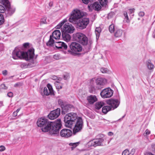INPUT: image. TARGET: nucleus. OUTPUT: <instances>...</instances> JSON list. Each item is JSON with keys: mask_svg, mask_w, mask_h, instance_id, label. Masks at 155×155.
I'll return each instance as SVG.
<instances>
[{"mask_svg": "<svg viewBox=\"0 0 155 155\" xmlns=\"http://www.w3.org/2000/svg\"><path fill=\"white\" fill-rule=\"evenodd\" d=\"M84 15V13L80 10H74L72 12L69 21L74 24H76L79 29H83L86 28L89 22V18H83Z\"/></svg>", "mask_w": 155, "mask_h": 155, "instance_id": "nucleus-1", "label": "nucleus"}, {"mask_svg": "<svg viewBox=\"0 0 155 155\" xmlns=\"http://www.w3.org/2000/svg\"><path fill=\"white\" fill-rule=\"evenodd\" d=\"M35 55L34 49L33 48L29 49L27 52L14 50L12 53V57L15 59L18 58L20 59L24 58L26 60L32 59Z\"/></svg>", "mask_w": 155, "mask_h": 155, "instance_id": "nucleus-2", "label": "nucleus"}, {"mask_svg": "<svg viewBox=\"0 0 155 155\" xmlns=\"http://www.w3.org/2000/svg\"><path fill=\"white\" fill-rule=\"evenodd\" d=\"M73 38L75 41L83 45H88L90 47L92 44L91 41H88V39L86 36L81 33H77L74 34Z\"/></svg>", "mask_w": 155, "mask_h": 155, "instance_id": "nucleus-3", "label": "nucleus"}, {"mask_svg": "<svg viewBox=\"0 0 155 155\" xmlns=\"http://www.w3.org/2000/svg\"><path fill=\"white\" fill-rule=\"evenodd\" d=\"M49 125L50 130L52 134L58 135L62 126L60 119H58L54 122H51Z\"/></svg>", "mask_w": 155, "mask_h": 155, "instance_id": "nucleus-4", "label": "nucleus"}, {"mask_svg": "<svg viewBox=\"0 0 155 155\" xmlns=\"http://www.w3.org/2000/svg\"><path fill=\"white\" fill-rule=\"evenodd\" d=\"M70 49L68 50V53L73 55L75 56L78 53L81 52L82 49L81 46L78 43L73 42L69 45Z\"/></svg>", "mask_w": 155, "mask_h": 155, "instance_id": "nucleus-5", "label": "nucleus"}, {"mask_svg": "<svg viewBox=\"0 0 155 155\" xmlns=\"http://www.w3.org/2000/svg\"><path fill=\"white\" fill-rule=\"evenodd\" d=\"M78 117L76 113L72 112L68 114L65 116L64 118L65 126L66 127H71Z\"/></svg>", "mask_w": 155, "mask_h": 155, "instance_id": "nucleus-6", "label": "nucleus"}, {"mask_svg": "<svg viewBox=\"0 0 155 155\" xmlns=\"http://www.w3.org/2000/svg\"><path fill=\"white\" fill-rule=\"evenodd\" d=\"M51 122L48 121V119L44 117H41L37 121V126L41 127L42 131L47 132L50 130L49 125Z\"/></svg>", "mask_w": 155, "mask_h": 155, "instance_id": "nucleus-7", "label": "nucleus"}, {"mask_svg": "<svg viewBox=\"0 0 155 155\" xmlns=\"http://www.w3.org/2000/svg\"><path fill=\"white\" fill-rule=\"evenodd\" d=\"M76 120V123L73 129V134H74L81 131L83 126V123L81 117H78Z\"/></svg>", "mask_w": 155, "mask_h": 155, "instance_id": "nucleus-8", "label": "nucleus"}, {"mask_svg": "<svg viewBox=\"0 0 155 155\" xmlns=\"http://www.w3.org/2000/svg\"><path fill=\"white\" fill-rule=\"evenodd\" d=\"M104 141V139L102 138L94 139L88 142L87 144L89 147H95L102 145Z\"/></svg>", "mask_w": 155, "mask_h": 155, "instance_id": "nucleus-9", "label": "nucleus"}, {"mask_svg": "<svg viewBox=\"0 0 155 155\" xmlns=\"http://www.w3.org/2000/svg\"><path fill=\"white\" fill-rule=\"evenodd\" d=\"M113 94V91L110 88L108 87L102 90L100 93V95L102 97L105 98L111 97Z\"/></svg>", "mask_w": 155, "mask_h": 155, "instance_id": "nucleus-10", "label": "nucleus"}, {"mask_svg": "<svg viewBox=\"0 0 155 155\" xmlns=\"http://www.w3.org/2000/svg\"><path fill=\"white\" fill-rule=\"evenodd\" d=\"M60 108H58L56 110L51 111L48 115V118L51 120H54L58 117L60 114Z\"/></svg>", "mask_w": 155, "mask_h": 155, "instance_id": "nucleus-11", "label": "nucleus"}, {"mask_svg": "<svg viewBox=\"0 0 155 155\" xmlns=\"http://www.w3.org/2000/svg\"><path fill=\"white\" fill-rule=\"evenodd\" d=\"M47 87H45L44 89L43 94L42 93H41L42 96L44 95L48 96L49 95H54V93L51 86L49 84H48L47 85Z\"/></svg>", "mask_w": 155, "mask_h": 155, "instance_id": "nucleus-12", "label": "nucleus"}, {"mask_svg": "<svg viewBox=\"0 0 155 155\" xmlns=\"http://www.w3.org/2000/svg\"><path fill=\"white\" fill-rule=\"evenodd\" d=\"M96 88L97 89H101L107 83L106 79L103 78H98L96 80Z\"/></svg>", "mask_w": 155, "mask_h": 155, "instance_id": "nucleus-13", "label": "nucleus"}, {"mask_svg": "<svg viewBox=\"0 0 155 155\" xmlns=\"http://www.w3.org/2000/svg\"><path fill=\"white\" fill-rule=\"evenodd\" d=\"M107 103L109 105L111 108L114 109L117 108L119 105L120 102L117 99H110L107 101Z\"/></svg>", "mask_w": 155, "mask_h": 155, "instance_id": "nucleus-14", "label": "nucleus"}, {"mask_svg": "<svg viewBox=\"0 0 155 155\" xmlns=\"http://www.w3.org/2000/svg\"><path fill=\"white\" fill-rule=\"evenodd\" d=\"M75 30L74 27L68 23H65L63 26V29L61 30L64 31V32L72 33H73Z\"/></svg>", "mask_w": 155, "mask_h": 155, "instance_id": "nucleus-15", "label": "nucleus"}, {"mask_svg": "<svg viewBox=\"0 0 155 155\" xmlns=\"http://www.w3.org/2000/svg\"><path fill=\"white\" fill-rule=\"evenodd\" d=\"M6 3L5 5V10L8 12V14L10 15L12 14L15 11V8L13 7H11L10 4L8 0H5Z\"/></svg>", "mask_w": 155, "mask_h": 155, "instance_id": "nucleus-16", "label": "nucleus"}, {"mask_svg": "<svg viewBox=\"0 0 155 155\" xmlns=\"http://www.w3.org/2000/svg\"><path fill=\"white\" fill-rule=\"evenodd\" d=\"M60 134L62 137L68 138L71 136L72 132L70 130L64 129L61 130Z\"/></svg>", "mask_w": 155, "mask_h": 155, "instance_id": "nucleus-17", "label": "nucleus"}, {"mask_svg": "<svg viewBox=\"0 0 155 155\" xmlns=\"http://www.w3.org/2000/svg\"><path fill=\"white\" fill-rule=\"evenodd\" d=\"M88 8L90 11H92L93 9L99 11L101 8V6L99 2H96L92 4L89 5Z\"/></svg>", "mask_w": 155, "mask_h": 155, "instance_id": "nucleus-18", "label": "nucleus"}, {"mask_svg": "<svg viewBox=\"0 0 155 155\" xmlns=\"http://www.w3.org/2000/svg\"><path fill=\"white\" fill-rule=\"evenodd\" d=\"M73 108V106L71 104L67 103V104L62 109L61 114H64L68 112L71 109Z\"/></svg>", "mask_w": 155, "mask_h": 155, "instance_id": "nucleus-19", "label": "nucleus"}, {"mask_svg": "<svg viewBox=\"0 0 155 155\" xmlns=\"http://www.w3.org/2000/svg\"><path fill=\"white\" fill-rule=\"evenodd\" d=\"M54 45L55 47L58 48H62L66 49L68 48L67 45L64 42L61 41L56 42H54Z\"/></svg>", "mask_w": 155, "mask_h": 155, "instance_id": "nucleus-20", "label": "nucleus"}, {"mask_svg": "<svg viewBox=\"0 0 155 155\" xmlns=\"http://www.w3.org/2000/svg\"><path fill=\"white\" fill-rule=\"evenodd\" d=\"M61 33L60 30H56L54 31L52 33L51 35L52 37L55 39H58L60 38Z\"/></svg>", "mask_w": 155, "mask_h": 155, "instance_id": "nucleus-21", "label": "nucleus"}, {"mask_svg": "<svg viewBox=\"0 0 155 155\" xmlns=\"http://www.w3.org/2000/svg\"><path fill=\"white\" fill-rule=\"evenodd\" d=\"M5 0H0V13H4L5 11Z\"/></svg>", "mask_w": 155, "mask_h": 155, "instance_id": "nucleus-22", "label": "nucleus"}, {"mask_svg": "<svg viewBox=\"0 0 155 155\" xmlns=\"http://www.w3.org/2000/svg\"><path fill=\"white\" fill-rule=\"evenodd\" d=\"M61 31L62 36L64 40L67 41L70 40L71 38L70 35L68 34V33L64 32V31L61 30Z\"/></svg>", "mask_w": 155, "mask_h": 155, "instance_id": "nucleus-23", "label": "nucleus"}, {"mask_svg": "<svg viewBox=\"0 0 155 155\" xmlns=\"http://www.w3.org/2000/svg\"><path fill=\"white\" fill-rule=\"evenodd\" d=\"M87 100L90 104H93L97 101V99L96 96L91 95L87 97Z\"/></svg>", "mask_w": 155, "mask_h": 155, "instance_id": "nucleus-24", "label": "nucleus"}, {"mask_svg": "<svg viewBox=\"0 0 155 155\" xmlns=\"http://www.w3.org/2000/svg\"><path fill=\"white\" fill-rule=\"evenodd\" d=\"M90 82L91 85L90 87L89 88V91L91 93H94L95 92L96 89L94 87V85L93 84V80H91Z\"/></svg>", "mask_w": 155, "mask_h": 155, "instance_id": "nucleus-25", "label": "nucleus"}, {"mask_svg": "<svg viewBox=\"0 0 155 155\" xmlns=\"http://www.w3.org/2000/svg\"><path fill=\"white\" fill-rule=\"evenodd\" d=\"M104 105V103L102 101L98 102L95 104V107L96 109L99 110L101 107Z\"/></svg>", "mask_w": 155, "mask_h": 155, "instance_id": "nucleus-26", "label": "nucleus"}, {"mask_svg": "<svg viewBox=\"0 0 155 155\" xmlns=\"http://www.w3.org/2000/svg\"><path fill=\"white\" fill-rule=\"evenodd\" d=\"M112 109L111 107L110 106H105L103 107L102 109V112L104 114H106L108 111Z\"/></svg>", "mask_w": 155, "mask_h": 155, "instance_id": "nucleus-27", "label": "nucleus"}, {"mask_svg": "<svg viewBox=\"0 0 155 155\" xmlns=\"http://www.w3.org/2000/svg\"><path fill=\"white\" fill-rule=\"evenodd\" d=\"M147 67L151 71H153L154 68V65L151 63L150 60H148L147 62Z\"/></svg>", "mask_w": 155, "mask_h": 155, "instance_id": "nucleus-28", "label": "nucleus"}, {"mask_svg": "<svg viewBox=\"0 0 155 155\" xmlns=\"http://www.w3.org/2000/svg\"><path fill=\"white\" fill-rule=\"evenodd\" d=\"M54 43V40L52 37L51 35H50L49 40L47 43V45L48 46H52L53 45Z\"/></svg>", "mask_w": 155, "mask_h": 155, "instance_id": "nucleus-29", "label": "nucleus"}, {"mask_svg": "<svg viewBox=\"0 0 155 155\" xmlns=\"http://www.w3.org/2000/svg\"><path fill=\"white\" fill-rule=\"evenodd\" d=\"M58 104L61 107L62 109L63 107L67 104V103L61 99H59L58 101Z\"/></svg>", "mask_w": 155, "mask_h": 155, "instance_id": "nucleus-30", "label": "nucleus"}, {"mask_svg": "<svg viewBox=\"0 0 155 155\" xmlns=\"http://www.w3.org/2000/svg\"><path fill=\"white\" fill-rule=\"evenodd\" d=\"M122 33L123 31L122 30L118 29H117L115 32L114 35L116 37H118L121 36L122 35Z\"/></svg>", "mask_w": 155, "mask_h": 155, "instance_id": "nucleus-31", "label": "nucleus"}, {"mask_svg": "<svg viewBox=\"0 0 155 155\" xmlns=\"http://www.w3.org/2000/svg\"><path fill=\"white\" fill-rule=\"evenodd\" d=\"M124 15L125 18L124 21H125L127 23H129L130 22V20L127 15V12H124Z\"/></svg>", "mask_w": 155, "mask_h": 155, "instance_id": "nucleus-32", "label": "nucleus"}, {"mask_svg": "<svg viewBox=\"0 0 155 155\" xmlns=\"http://www.w3.org/2000/svg\"><path fill=\"white\" fill-rule=\"evenodd\" d=\"M109 30L111 33H113L115 30L114 25V24H111L109 27Z\"/></svg>", "mask_w": 155, "mask_h": 155, "instance_id": "nucleus-33", "label": "nucleus"}, {"mask_svg": "<svg viewBox=\"0 0 155 155\" xmlns=\"http://www.w3.org/2000/svg\"><path fill=\"white\" fill-rule=\"evenodd\" d=\"M67 20L66 19H64L56 26V28L57 29L60 28L61 27V26L64 24V23L67 22Z\"/></svg>", "mask_w": 155, "mask_h": 155, "instance_id": "nucleus-34", "label": "nucleus"}, {"mask_svg": "<svg viewBox=\"0 0 155 155\" xmlns=\"http://www.w3.org/2000/svg\"><path fill=\"white\" fill-rule=\"evenodd\" d=\"M55 85L58 89H60L62 88V86L58 81H56L54 83Z\"/></svg>", "mask_w": 155, "mask_h": 155, "instance_id": "nucleus-35", "label": "nucleus"}, {"mask_svg": "<svg viewBox=\"0 0 155 155\" xmlns=\"http://www.w3.org/2000/svg\"><path fill=\"white\" fill-rule=\"evenodd\" d=\"M101 31V29L100 28H96L95 30V32L97 37H99L100 35V33Z\"/></svg>", "mask_w": 155, "mask_h": 155, "instance_id": "nucleus-36", "label": "nucleus"}, {"mask_svg": "<svg viewBox=\"0 0 155 155\" xmlns=\"http://www.w3.org/2000/svg\"><path fill=\"white\" fill-rule=\"evenodd\" d=\"M100 4L101 6H105L107 2V0H99Z\"/></svg>", "mask_w": 155, "mask_h": 155, "instance_id": "nucleus-37", "label": "nucleus"}, {"mask_svg": "<svg viewBox=\"0 0 155 155\" xmlns=\"http://www.w3.org/2000/svg\"><path fill=\"white\" fill-rule=\"evenodd\" d=\"M5 21V19L3 15L0 13V25L2 24Z\"/></svg>", "mask_w": 155, "mask_h": 155, "instance_id": "nucleus-38", "label": "nucleus"}, {"mask_svg": "<svg viewBox=\"0 0 155 155\" xmlns=\"http://www.w3.org/2000/svg\"><path fill=\"white\" fill-rule=\"evenodd\" d=\"M101 71L103 73H108L109 72V70L106 68H101Z\"/></svg>", "mask_w": 155, "mask_h": 155, "instance_id": "nucleus-39", "label": "nucleus"}, {"mask_svg": "<svg viewBox=\"0 0 155 155\" xmlns=\"http://www.w3.org/2000/svg\"><path fill=\"white\" fill-rule=\"evenodd\" d=\"M79 143V142H76V143H70L69 144V145L71 146H72V149H73V148H75L77 146H78V145Z\"/></svg>", "mask_w": 155, "mask_h": 155, "instance_id": "nucleus-40", "label": "nucleus"}, {"mask_svg": "<svg viewBox=\"0 0 155 155\" xmlns=\"http://www.w3.org/2000/svg\"><path fill=\"white\" fill-rule=\"evenodd\" d=\"M83 3L85 4H87L89 2L91 3L95 0H81Z\"/></svg>", "mask_w": 155, "mask_h": 155, "instance_id": "nucleus-41", "label": "nucleus"}, {"mask_svg": "<svg viewBox=\"0 0 155 155\" xmlns=\"http://www.w3.org/2000/svg\"><path fill=\"white\" fill-rule=\"evenodd\" d=\"M129 151L127 149L124 150L122 153V155H130Z\"/></svg>", "mask_w": 155, "mask_h": 155, "instance_id": "nucleus-42", "label": "nucleus"}, {"mask_svg": "<svg viewBox=\"0 0 155 155\" xmlns=\"http://www.w3.org/2000/svg\"><path fill=\"white\" fill-rule=\"evenodd\" d=\"M46 18L45 17L41 19V24H46L47 22L46 21Z\"/></svg>", "mask_w": 155, "mask_h": 155, "instance_id": "nucleus-43", "label": "nucleus"}, {"mask_svg": "<svg viewBox=\"0 0 155 155\" xmlns=\"http://www.w3.org/2000/svg\"><path fill=\"white\" fill-rule=\"evenodd\" d=\"M150 131L148 130V129H147L145 130V131L143 134V135L144 137H147V135L149 134H150Z\"/></svg>", "mask_w": 155, "mask_h": 155, "instance_id": "nucleus-44", "label": "nucleus"}, {"mask_svg": "<svg viewBox=\"0 0 155 155\" xmlns=\"http://www.w3.org/2000/svg\"><path fill=\"white\" fill-rule=\"evenodd\" d=\"M8 87L5 86L4 84H2L0 85V89H7Z\"/></svg>", "mask_w": 155, "mask_h": 155, "instance_id": "nucleus-45", "label": "nucleus"}, {"mask_svg": "<svg viewBox=\"0 0 155 155\" xmlns=\"http://www.w3.org/2000/svg\"><path fill=\"white\" fill-rule=\"evenodd\" d=\"M138 14L140 16L143 17L145 13L141 11Z\"/></svg>", "mask_w": 155, "mask_h": 155, "instance_id": "nucleus-46", "label": "nucleus"}, {"mask_svg": "<svg viewBox=\"0 0 155 155\" xmlns=\"http://www.w3.org/2000/svg\"><path fill=\"white\" fill-rule=\"evenodd\" d=\"M135 152V150L134 149H133L131 150L130 152V155H133Z\"/></svg>", "mask_w": 155, "mask_h": 155, "instance_id": "nucleus-47", "label": "nucleus"}, {"mask_svg": "<svg viewBox=\"0 0 155 155\" xmlns=\"http://www.w3.org/2000/svg\"><path fill=\"white\" fill-rule=\"evenodd\" d=\"M5 149V147L3 146H0V151H2L4 150Z\"/></svg>", "mask_w": 155, "mask_h": 155, "instance_id": "nucleus-48", "label": "nucleus"}, {"mask_svg": "<svg viewBox=\"0 0 155 155\" xmlns=\"http://www.w3.org/2000/svg\"><path fill=\"white\" fill-rule=\"evenodd\" d=\"M152 150L155 153V144H153L151 145Z\"/></svg>", "mask_w": 155, "mask_h": 155, "instance_id": "nucleus-49", "label": "nucleus"}, {"mask_svg": "<svg viewBox=\"0 0 155 155\" xmlns=\"http://www.w3.org/2000/svg\"><path fill=\"white\" fill-rule=\"evenodd\" d=\"M7 95L9 97H12L13 96V93L12 92H9L8 93Z\"/></svg>", "mask_w": 155, "mask_h": 155, "instance_id": "nucleus-50", "label": "nucleus"}, {"mask_svg": "<svg viewBox=\"0 0 155 155\" xmlns=\"http://www.w3.org/2000/svg\"><path fill=\"white\" fill-rule=\"evenodd\" d=\"M29 45V43H25L23 44V46L25 48H27Z\"/></svg>", "mask_w": 155, "mask_h": 155, "instance_id": "nucleus-51", "label": "nucleus"}, {"mask_svg": "<svg viewBox=\"0 0 155 155\" xmlns=\"http://www.w3.org/2000/svg\"><path fill=\"white\" fill-rule=\"evenodd\" d=\"M135 9L134 8L130 9L129 10V11L130 13L134 12Z\"/></svg>", "mask_w": 155, "mask_h": 155, "instance_id": "nucleus-52", "label": "nucleus"}, {"mask_svg": "<svg viewBox=\"0 0 155 155\" xmlns=\"http://www.w3.org/2000/svg\"><path fill=\"white\" fill-rule=\"evenodd\" d=\"M2 74L4 75H6L7 74V71L6 70H4L2 71Z\"/></svg>", "mask_w": 155, "mask_h": 155, "instance_id": "nucleus-53", "label": "nucleus"}, {"mask_svg": "<svg viewBox=\"0 0 155 155\" xmlns=\"http://www.w3.org/2000/svg\"><path fill=\"white\" fill-rule=\"evenodd\" d=\"M54 58L57 60L59 59V57L57 55L55 54L54 55Z\"/></svg>", "mask_w": 155, "mask_h": 155, "instance_id": "nucleus-54", "label": "nucleus"}, {"mask_svg": "<svg viewBox=\"0 0 155 155\" xmlns=\"http://www.w3.org/2000/svg\"><path fill=\"white\" fill-rule=\"evenodd\" d=\"M108 135L109 136H111L113 135V133L111 132H109L108 133Z\"/></svg>", "mask_w": 155, "mask_h": 155, "instance_id": "nucleus-55", "label": "nucleus"}, {"mask_svg": "<svg viewBox=\"0 0 155 155\" xmlns=\"http://www.w3.org/2000/svg\"><path fill=\"white\" fill-rule=\"evenodd\" d=\"M13 114L14 117H16L17 115V113L16 112H14Z\"/></svg>", "mask_w": 155, "mask_h": 155, "instance_id": "nucleus-56", "label": "nucleus"}, {"mask_svg": "<svg viewBox=\"0 0 155 155\" xmlns=\"http://www.w3.org/2000/svg\"><path fill=\"white\" fill-rule=\"evenodd\" d=\"M21 67H25V68H26V64H23L21 65Z\"/></svg>", "mask_w": 155, "mask_h": 155, "instance_id": "nucleus-57", "label": "nucleus"}, {"mask_svg": "<svg viewBox=\"0 0 155 155\" xmlns=\"http://www.w3.org/2000/svg\"><path fill=\"white\" fill-rule=\"evenodd\" d=\"M125 116V114L123 117H122L121 118L119 119L118 120H122L123 119V118H124V117Z\"/></svg>", "mask_w": 155, "mask_h": 155, "instance_id": "nucleus-58", "label": "nucleus"}, {"mask_svg": "<svg viewBox=\"0 0 155 155\" xmlns=\"http://www.w3.org/2000/svg\"><path fill=\"white\" fill-rule=\"evenodd\" d=\"M20 109H21L20 108H18V109H17V110H16V112H17V113H18Z\"/></svg>", "mask_w": 155, "mask_h": 155, "instance_id": "nucleus-59", "label": "nucleus"}, {"mask_svg": "<svg viewBox=\"0 0 155 155\" xmlns=\"http://www.w3.org/2000/svg\"><path fill=\"white\" fill-rule=\"evenodd\" d=\"M52 3L51 2H50L49 4V5L50 6H52Z\"/></svg>", "mask_w": 155, "mask_h": 155, "instance_id": "nucleus-60", "label": "nucleus"}, {"mask_svg": "<svg viewBox=\"0 0 155 155\" xmlns=\"http://www.w3.org/2000/svg\"><path fill=\"white\" fill-rule=\"evenodd\" d=\"M153 37L154 38H155V33L153 35Z\"/></svg>", "mask_w": 155, "mask_h": 155, "instance_id": "nucleus-61", "label": "nucleus"}, {"mask_svg": "<svg viewBox=\"0 0 155 155\" xmlns=\"http://www.w3.org/2000/svg\"><path fill=\"white\" fill-rule=\"evenodd\" d=\"M64 79L65 80H66V79H67V78H65V76H64Z\"/></svg>", "mask_w": 155, "mask_h": 155, "instance_id": "nucleus-62", "label": "nucleus"}]
</instances>
